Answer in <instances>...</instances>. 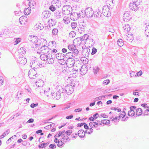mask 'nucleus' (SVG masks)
<instances>
[{
    "mask_svg": "<svg viewBox=\"0 0 149 149\" xmlns=\"http://www.w3.org/2000/svg\"><path fill=\"white\" fill-rule=\"evenodd\" d=\"M36 5V2L33 1H29V7L31 9H34Z\"/></svg>",
    "mask_w": 149,
    "mask_h": 149,
    "instance_id": "5701e85b",
    "label": "nucleus"
},
{
    "mask_svg": "<svg viewBox=\"0 0 149 149\" xmlns=\"http://www.w3.org/2000/svg\"><path fill=\"white\" fill-rule=\"evenodd\" d=\"M124 32L125 33L129 32L130 30V25L128 24H125L123 27Z\"/></svg>",
    "mask_w": 149,
    "mask_h": 149,
    "instance_id": "aec40b11",
    "label": "nucleus"
},
{
    "mask_svg": "<svg viewBox=\"0 0 149 149\" xmlns=\"http://www.w3.org/2000/svg\"><path fill=\"white\" fill-rule=\"evenodd\" d=\"M56 8L53 6V4L50 6L49 9L52 11H54L56 10Z\"/></svg>",
    "mask_w": 149,
    "mask_h": 149,
    "instance_id": "6e6d98bb",
    "label": "nucleus"
},
{
    "mask_svg": "<svg viewBox=\"0 0 149 149\" xmlns=\"http://www.w3.org/2000/svg\"><path fill=\"white\" fill-rule=\"evenodd\" d=\"M62 11L64 14L68 15L72 12V7L68 5L64 6L62 9Z\"/></svg>",
    "mask_w": 149,
    "mask_h": 149,
    "instance_id": "20e7f679",
    "label": "nucleus"
},
{
    "mask_svg": "<svg viewBox=\"0 0 149 149\" xmlns=\"http://www.w3.org/2000/svg\"><path fill=\"white\" fill-rule=\"evenodd\" d=\"M38 105V103L34 104V103H32L31 105V107L32 108H34V107L37 106Z\"/></svg>",
    "mask_w": 149,
    "mask_h": 149,
    "instance_id": "774afa93",
    "label": "nucleus"
},
{
    "mask_svg": "<svg viewBox=\"0 0 149 149\" xmlns=\"http://www.w3.org/2000/svg\"><path fill=\"white\" fill-rule=\"evenodd\" d=\"M79 15L78 13H73L70 15V18L72 20L75 21L79 17Z\"/></svg>",
    "mask_w": 149,
    "mask_h": 149,
    "instance_id": "2eb2a0df",
    "label": "nucleus"
},
{
    "mask_svg": "<svg viewBox=\"0 0 149 149\" xmlns=\"http://www.w3.org/2000/svg\"><path fill=\"white\" fill-rule=\"evenodd\" d=\"M43 81L42 80H39L38 81L36 82V86L38 87H43Z\"/></svg>",
    "mask_w": 149,
    "mask_h": 149,
    "instance_id": "393cba45",
    "label": "nucleus"
},
{
    "mask_svg": "<svg viewBox=\"0 0 149 149\" xmlns=\"http://www.w3.org/2000/svg\"><path fill=\"white\" fill-rule=\"evenodd\" d=\"M78 134L81 138L84 137L85 135V132L83 130H81L78 131Z\"/></svg>",
    "mask_w": 149,
    "mask_h": 149,
    "instance_id": "4be33fe9",
    "label": "nucleus"
},
{
    "mask_svg": "<svg viewBox=\"0 0 149 149\" xmlns=\"http://www.w3.org/2000/svg\"><path fill=\"white\" fill-rule=\"evenodd\" d=\"M27 20V17L23 16L20 17L19 21L21 24L24 25L26 24Z\"/></svg>",
    "mask_w": 149,
    "mask_h": 149,
    "instance_id": "dca6fc26",
    "label": "nucleus"
},
{
    "mask_svg": "<svg viewBox=\"0 0 149 149\" xmlns=\"http://www.w3.org/2000/svg\"><path fill=\"white\" fill-rule=\"evenodd\" d=\"M72 52L73 53V55H76L78 54L79 53V51L77 49H74L72 51Z\"/></svg>",
    "mask_w": 149,
    "mask_h": 149,
    "instance_id": "bf43d9fd",
    "label": "nucleus"
},
{
    "mask_svg": "<svg viewBox=\"0 0 149 149\" xmlns=\"http://www.w3.org/2000/svg\"><path fill=\"white\" fill-rule=\"evenodd\" d=\"M65 55L62 53H58L56 54V57L58 60H60L63 58Z\"/></svg>",
    "mask_w": 149,
    "mask_h": 149,
    "instance_id": "b1692460",
    "label": "nucleus"
},
{
    "mask_svg": "<svg viewBox=\"0 0 149 149\" xmlns=\"http://www.w3.org/2000/svg\"><path fill=\"white\" fill-rule=\"evenodd\" d=\"M106 97V95H102L101 96H100L98 97H96L95 98V100L96 101H98L99 100H102V98H104Z\"/></svg>",
    "mask_w": 149,
    "mask_h": 149,
    "instance_id": "8fccbe9b",
    "label": "nucleus"
},
{
    "mask_svg": "<svg viewBox=\"0 0 149 149\" xmlns=\"http://www.w3.org/2000/svg\"><path fill=\"white\" fill-rule=\"evenodd\" d=\"M133 2L137 4L140 5V3L141 2V0H132Z\"/></svg>",
    "mask_w": 149,
    "mask_h": 149,
    "instance_id": "5fc2aeb1",
    "label": "nucleus"
},
{
    "mask_svg": "<svg viewBox=\"0 0 149 149\" xmlns=\"http://www.w3.org/2000/svg\"><path fill=\"white\" fill-rule=\"evenodd\" d=\"M55 125L54 123H52L49 125L45 127V128L46 129L48 130L50 129L52 127H53Z\"/></svg>",
    "mask_w": 149,
    "mask_h": 149,
    "instance_id": "09e8293b",
    "label": "nucleus"
},
{
    "mask_svg": "<svg viewBox=\"0 0 149 149\" xmlns=\"http://www.w3.org/2000/svg\"><path fill=\"white\" fill-rule=\"evenodd\" d=\"M2 33L3 35L4 34L6 35H8V36H9V30L8 29H5L4 30V31L2 32Z\"/></svg>",
    "mask_w": 149,
    "mask_h": 149,
    "instance_id": "37998d69",
    "label": "nucleus"
},
{
    "mask_svg": "<svg viewBox=\"0 0 149 149\" xmlns=\"http://www.w3.org/2000/svg\"><path fill=\"white\" fill-rule=\"evenodd\" d=\"M76 33L73 31H72L70 33L69 36L70 38H73L75 37Z\"/></svg>",
    "mask_w": 149,
    "mask_h": 149,
    "instance_id": "c03bdc74",
    "label": "nucleus"
},
{
    "mask_svg": "<svg viewBox=\"0 0 149 149\" xmlns=\"http://www.w3.org/2000/svg\"><path fill=\"white\" fill-rule=\"evenodd\" d=\"M71 26L73 29H74L77 26V24L75 22H72L71 24Z\"/></svg>",
    "mask_w": 149,
    "mask_h": 149,
    "instance_id": "864d4df0",
    "label": "nucleus"
},
{
    "mask_svg": "<svg viewBox=\"0 0 149 149\" xmlns=\"http://www.w3.org/2000/svg\"><path fill=\"white\" fill-rule=\"evenodd\" d=\"M64 142V141L63 139H60L58 141V146L59 147L62 146Z\"/></svg>",
    "mask_w": 149,
    "mask_h": 149,
    "instance_id": "473e14b6",
    "label": "nucleus"
},
{
    "mask_svg": "<svg viewBox=\"0 0 149 149\" xmlns=\"http://www.w3.org/2000/svg\"><path fill=\"white\" fill-rule=\"evenodd\" d=\"M130 13V12L129 11H126L124 13L123 17V20L124 21L127 22L131 18Z\"/></svg>",
    "mask_w": 149,
    "mask_h": 149,
    "instance_id": "1a4fd4ad",
    "label": "nucleus"
},
{
    "mask_svg": "<svg viewBox=\"0 0 149 149\" xmlns=\"http://www.w3.org/2000/svg\"><path fill=\"white\" fill-rule=\"evenodd\" d=\"M130 76L131 77H134L136 76V74H135V72H134L132 71L130 73Z\"/></svg>",
    "mask_w": 149,
    "mask_h": 149,
    "instance_id": "0e129e2a",
    "label": "nucleus"
},
{
    "mask_svg": "<svg viewBox=\"0 0 149 149\" xmlns=\"http://www.w3.org/2000/svg\"><path fill=\"white\" fill-rule=\"evenodd\" d=\"M93 14H94L95 17L99 18L101 16V13L99 10L95 11L94 12Z\"/></svg>",
    "mask_w": 149,
    "mask_h": 149,
    "instance_id": "cd10ccee",
    "label": "nucleus"
},
{
    "mask_svg": "<svg viewBox=\"0 0 149 149\" xmlns=\"http://www.w3.org/2000/svg\"><path fill=\"white\" fill-rule=\"evenodd\" d=\"M73 56L74 57V56L73 52H68L65 55V57L68 59L72 58Z\"/></svg>",
    "mask_w": 149,
    "mask_h": 149,
    "instance_id": "a878e982",
    "label": "nucleus"
},
{
    "mask_svg": "<svg viewBox=\"0 0 149 149\" xmlns=\"http://www.w3.org/2000/svg\"><path fill=\"white\" fill-rule=\"evenodd\" d=\"M45 40L44 39H38L37 41H36V42L34 44L35 47H33V48H34L35 50L37 51V53H38L39 51H38V50H39L40 47L44 46L43 42H45Z\"/></svg>",
    "mask_w": 149,
    "mask_h": 149,
    "instance_id": "7ed1b4c3",
    "label": "nucleus"
},
{
    "mask_svg": "<svg viewBox=\"0 0 149 149\" xmlns=\"http://www.w3.org/2000/svg\"><path fill=\"white\" fill-rule=\"evenodd\" d=\"M78 15H79V17H84L85 16V10H81V11H80L79 13H78Z\"/></svg>",
    "mask_w": 149,
    "mask_h": 149,
    "instance_id": "2f4dec72",
    "label": "nucleus"
},
{
    "mask_svg": "<svg viewBox=\"0 0 149 149\" xmlns=\"http://www.w3.org/2000/svg\"><path fill=\"white\" fill-rule=\"evenodd\" d=\"M110 9L107 5L104 6L102 8V13L105 16L109 17L111 15V13L109 11Z\"/></svg>",
    "mask_w": 149,
    "mask_h": 149,
    "instance_id": "39448f33",
    "label": "nucleus"
},
{
    "mask_svg": "<svg viewBox=\"0 0 149 149\" xmlns=\"http://www.w3.org/2000/svg\"><path fill=\"white\" fill-rule=\"evenodd\" d=\"M68 49L71 51H72L74 49H76L75 46L73 44L70 45L68 46Z\"/></svg>",
    "mask_w": 149,
    "mask_h": 149,
    "instance_id": "f704fd0d",
    "label": "nucleus"
},
{
    "mask_svg": "<svg viewBox=\"0 0 149 149\" xmlns=\"http://www.w3.org/2000/svg\"><path fill=\"white\" fill-rule=\"evenodd\" d=\"M37 75V72L35 69H32L29 70L28 76L30 79H35Z\"/></svg>",
    "mask_w": 149,
    "mask_h": 149,
    "instance_id": "0eeeda50",
    "label": "nucleus"
},
{
    "mask_svg": "<svg viewBox=\"0 0 149 149\" xmlns=\"http://www.w3.org/2000/svg\"><path fill=\"white\" fill-rule=\"evenodd\" d=\"M88 37V36L87 34H84L83 36H82L81 38L82 40H87Z\"/></svg>",
    "mask_w": 149,
    "mask_h": 149,
    "instance_id": "49530a36",
    "label": "nucleus"
},
{
    "mask_svg": "<svg viewBox=\"0 0 149 149\" xmlns=\"http://www.w3.org/2000/svg\"><path fill=\"white\" fill-rule=\"evenodd\" d=\"M95 123L93 122V121L89 123V125L90 126L91 128H96L97 130H98L100 129L99 128H97V126H96L95 125Z\"/></svg>",
    "mask_w": 149,
    "mask_h": 149,
    "instance_id": "c756f323",
    "label": "nucleus"
},
{
    "mask_svg": "<svg viewBox=\"0 0 149 149\" xmlns=\"http://www.w3.org/2000/svg\"><path fill=\"white\" fill-rule=\"evenodd\" d=\"M139 5L133 2L130 3L129 4V8L133 11H136L139 9L138 6Z\"/></svg>",
    "mask_w": 149,
    "mask_h": 149,
    "instance_id": "9b49d317",
    "label": "nucleus"
},
{
    "mask_svg": "<svg viewBox=\"0 0 149 149\" xmlns=\"http://www.w3.org/2000/svg\"><path fill=\"white\" fill-rule=\"evenodd\" d=\"M51 49L48 46L44 45L40 47L39 51L44 54H49L48 53Z\"/></svg>",
    "mask_w": 149,
    "mask_h": 149,
    "instance_id": "9d476101",
    "label": "nucleus"
},
{
    "mask_svg": "<svg viewBox=\"0 0 149 149\" xmlns=\"http://www.w3.org/2000/svg\"><path fill=\"white\" fill-rule=\"evenodd\" d=\"M56 92L52 93V96L57 100L60 99L61 97H65L66 96L64 89L61 86H57L56 87Z\"/></svg>",
    "mask_w": 149,
    "mask_h": 149,
    "instance_id": "f257e3e1",
    "label": "nucleus"
},
{
    "mask_svg": "<svg viewBox=\"0 0 149 149\" xmlns=\"http://www.w3.org/2000/svg\"><path fill=\"white\" fill-rule=\"evenodd\" d=\"M20 49L22 51V52H19V53H21V54L23 55V54H24V53H26L25 49H24L23 48H20Z\"/></svg>",
    "mask_w": 149,
    "mask_h": 149,
    "instance_id": "052dcab7",
    "label": "nucleus"
},
{
    "mask_svg": "<svg viewBox=\"0 0 149 149\" xmlns=\"http://www.w3.org/2000/svg\"><path fill=\"white\" fill-rule=\"evenodd\" d=\"M145 34L147 36H149V29L148 28H146L145 30Z\"/></svg>",
    "mask_w": 149,
    "mask_h": 149,
    "instance_id": "13d9d810",
    "label": "nucleus"
},
{
    "mask_svg": "<svg viewBox=\"0 0 149 149\" xmlns=\"http://www.w3.org/2000/svg\"><path fill=\"white\" fill-rule=\"evenodd\" d=\"M50 15L49 12L48 11H44L41 14L42 17L44 19H46L49 17Z\"/></svg>",
    "mask_w": 149,
    "mask_h": 149,
    "instance_id": "a211bd4d",
    "label": "nucleus"
},
{
    "mask_svg": "<svg viewBox=\"0 0 149 149\" xmlns=\"http://www.w3.org/2000/svg\"><path fill=\"white\" fill-rule=\"evenodd\" d=\"M57 1H58V2H56V3H53V6L55 7L56 8H58L60 7L61 6V3H59V1L58 0H57Z\"/></svg>",
    "mask_w": 149,
    "mask_h": 149,
    "instance_id": "e433bc0d",
    "label": "nucleus"
},
{
    "mask_svg": "<svg viewBox=\"0 0 149 149\" xmlns=\"http://www.w3.org/2000/svg\"><path fill=\"white\" fill-rule=\"evenodd\" d=\"M142 110L140 108H138L136 110V114L137 115L140 116L142 114Z\"/></svg>",
    "mask_w": 149,
    "mask_h": 149,
    "instance_id": "7c9ffc66",
    "label": "nucleus"
},
{
    "mask_svg": "<svg viewBox=\"0 0 149 149\" xmlns=\"http://www.w3.org/2000/svg\"><path fill=\"white\" fill-rule=\"evenodd\" d=\"M134 111L133 110H130L128 112V115L129 116H132L134 114Z\"/></svg>",
    "mask_w": 149,
    "mask_h": 149,
    "instance_id": "a18cd8bd",
    "label": "nucleus"
},
{
    "mask_svg": "<svg viewBox=\"0 0 149 149\" xmlns=\"http://www.w3.org/2000/svg\"><path fill=\"white\" fill-rule=\"evenodd\" d=\"M50 88H47L46 89H45V90H44V94H45V95H47V96H48V94L49 93V91L50 90Z\"/></svg>",
    "mask_w": 149,
    "mask_h": 149,
    "instance_id": "de8ad7c7",
    "label": "nucleus"
},
{
    "mask_svg": "<svg viewBox=\"0 0 149 149\" xmlns=\"http://www.w3.org/2000/svg\"><path fill=\"white\" fill-rule=\"evenodd\" d=\"M40 63L39 62L36 61H33L30 63V65L32 69H36L37 68L39 67Z\"/></svg>",
    "mask_w": 149,
    "mask_h": 149,
    "instance_id": "ddd939ff",
    "label": "nucleus"
},
{
    "mask_svg": "<svg viewBox=\"0 0 149 149\" xmlns=\"http://www.w3.org/2000/svg\"><path fill=\"white\" fill-rule=\"evenodd\" d=\"M85 16L87 17H91L94 14V11L92 8L90 7L86 8L85 10Z\"/></svg>",
    "mask_w": 149,
    "mask_h": 149,
    "instance_id": "423d86ee",
    "label": "nucleus"
},
{
    "mask_svg": "<svg viewBox=\"0 0 149 149\" xmlns=\"http://www.w3.org/2000/svg\"><path fill=\"white\" fill-rule=\"evenodd\" d=\"M20 41V38H17L16 39V40L15 41V43L14 45H16L18 44Z\"/></svg>",
    "mask_w": 149,
    "mask_h": 149,
    "instance_id": "69168bd1",
    "label": "nucleus"
},
{
    "mask_svg": "<svg viewBox=\"0 0 149 149\" xmlns=\"http://www.w3.org/2000/svg\"><path fill=\"white\" fill-rule=\"evenodd\" d=\"M61 136L63 137L61 139H63L64 140V141L65 140L66 141H66H69V137L67 136H65L63 135H62Z\"/></svg>",
    "mask_w": 149,
    "mask_h": 149,
    "instance_id": "603ef678",
    "label": "nucleus"
},
{
    "mask_svg": "<svg viewBox=\"0 0 149 149\" xmlns=\"http://www.w3.org/2000/svg\"><path fill=\"white\" fill-rule=\"evenodd\" d=\"M100 69L98 67H95L94 68L93 72L95 74H97V72L99 71Z\"/></svg>",
    "mask_w": 149,
    "mask_h": 149,
    "instance_id": "79ce46f5",
    "label": "nucleus"
},
{
    "mask_svg": "<svg viewBox=\"0 0 149 149\" xmlns=\"http://www.w3.org/2000/svg\"><path fill=\"white\" fill-rule=\"evenodd\" d=\"M58 33V30L56 29H53L52 31V34L53 35H57Z\"/></svg>",
    "mask_w": 149,
    "mask_h": 149,
    "instance_id": "3c124183",
    "label": "nucleus"
},
{
    "mask_svg": "<svg viewBox=\"0 0 149 149\" xmlns=\"http://www.w3.org/2000/svg\"><path fill=\"white\" fill-rule=\"evenodd\" d=\"M40 58L41 60L46 61V62L49 64L54 63V60L52 57V54H43L40 55Z\"/></svg>",
    "mask_w": 149,
    "mask_h": 149,
    "instance_id": "f03ea898",
    "label": "nucleus"
},
{
    "mask_svg": "<svg viewBox=\"0 0 149 149\" xmlns=\"http://www.w3.org/2000/svg\"><path fill=\"white\" fill-rule=\"evenodd\" d=\"M63 12L58 11L55 13V16L57 19L61 18L63 17Z\"/></svg>",
    "mask_w": 149,
    "mask_h": 149,
    "instance_id": "412c9836",
    "label": "nucleus"
},
{
    "mask_svg": "<svg viewBox=\"0 0 149 149\" xmlns=\"http://www.w3.org/2000/svg\"><path fill=\"white\" fill-rule=\"evenodd\" d=\"M111 110H114L115 111H117L118 112H119L121 111L120 109H119L118 107H112L111 108Z\"/></svg>",
    "mask_w": 149,
    "mask_h": 149,
    "instance_id": "e2e57ef3",
    "label": "nucleus"
},
{
    "mask_svg": "<svg viewBox=\"0 0 149 149\" xmlns=\"http://www.w3.org/2000/svg\"><path fill=\"white\" fill-rule=\"evenodd\" d=\"M31 9L29 7L26 8L24 10V14L26 15H29L31 12Z\"/></svg>",
    "mask_w": 149,
    "mask_h": 149,
    "instance_id": "bb28decb",
    "label": "nucleus"
},
{
    "mask_svg": "<svg viewBox=\"0 0 149 149\" xmlns=\"http://www.w3.org/2000/svg\"><path fill=\"white\" fill-rule=\"evenodd\" d=\"M88 129H89V131L88 130H86V132L87 133L89 134H91L93 132V130L91 128H90Z\"/></svg>",
    "mask_w": 149,
    "mask_h": 149,
    "instance_id": "4d7b16f0",
    "label": "nucleus"
},
{
    "mask_svg": "<svg viewBox=\"0 0 149 149\" xmlns=\"http://www.w3.org/2000/svg\"><path fill=\"white\" fill-rule=\"evenodd\" d=\"M64 90L65 91V95H70L72 94L74 91V89L71 85H68L65 87Z\"/></svg>",
    "mask_w": 149,
    "mask_h": 149,
    "instance_id": "6e6552de",
    "label": "nucleus"
},
{
    "mask_svg": "<svg viewBox=\"0 0 149 149\" xmlns=\"http://www.w3.org/2000/svg\"><path fill=\"white\" fill-rule=\"evenodd\" d=\"M110 82V80L109 79H107L106 80H104L103 82V84L105 85H107Z\"/></svg>",
    "mask_w": 149,
    "mask_h": 149,
    "instance_id": "680f3d73",
    "label": "nucleus"
},
{
    "mask_svg": "<svg viewBox=\"0 0 149 149\" xmlns=\"http://www.w3.org/2000/svg\"><path fill=\"white\" fill-rule=\"evenodd\" d=\"M38 39L36 36H33L32 37L31 39V40L30 39V41L33 42H34L36 43Z\"/></svg>",
    "mask_w": 149,
    "mask_h": 149,
    "instance_id": "c9c22d12",
    "label": "nucleus"
},
{
    "mask_svg": "<svg viewBox=\"0 0 149 149\" xmlns=\"http://www.w3.org/2000/svg\"><path fill=\"white\" fill-rule=\"evenodd\" d=\"M58 63L61 65H64L65 64H66V61H65L63 58H62L61 59L59 60L58 61Z\"/></svg>",
    "mask_w": 149,
    "mask_h": 149,
    "instance_id": "ea45409f",
    "label": "nucleus"
},
{
    "mask_svg": "<svg viewBox=\"0 0 149 149\" xmlns=\"http://www.w3.org/2000/svg\"><path fill=\"white\" fill-rule=\"evenodd\" d=\"M56 23V21L55 19H50L48 22V23L49 26H54Z\"/></svg>",
    "mask_w": 149,
    "mask_h": 149,
    "instance_id": "6ab92c4d",
    "label": "nucleus"
},
{
    "mask_svg": "<svg viewBox=\"0 0 149 149\" xmlns=\"http://www.w3.org/2000/svg\"><path fill=\"white\" fill-rule=\"evenodd\" d=\"M101 122L105 124H109L110 123V121L109 120H102Z\"/></svg>",
    "mask_w": 149,
    "mask_h": 149,
    "instance_id": "a19ab883",
    "label": "nucleus"
},
{
    "mask_svg": "<svg viewBox=\"0 0 149 149\" xmlns=\"http://www.w3.org/2000/svg\"><path fill=\"white\" fill-rule=\"evenodd\" d=\"M117 44L120 47H122L124 45L123 41L121 39H119L117 42Z\"/></svg>",
    "mask_w": 149,
    "mask_h": 149,
    "instance_id": "72a5a7b5",
    "label": "nucleus"
},
{
    "mask_svg": "<svg viewBox=\"0 0 149 149\" xmlns=\"http://www.w3.org/2000/svg\"><path fill=\"white\" fill-rule=\"evenodd\" d=\"M125 38L128 42H131L133 40V35L132 34H128L125 36Z\"/></svg>",
    "mask_w": 149,
    "mask_h": 149,
    "instance_id": "f3484780",
    "label": "nucleus"
},
{
    "mask_svg": "<svg viewBox=\"0 0 149 149\" xmlns=\"http://www.w3.org/2000/svg\"><path fill=\"white\" fill-rule=\"evenodd\" d=\"M17 62L21 65H24L27 62V60L25 57L21 56L17 58Z\"/></svg>",
    "mask_w": 149,
    "mask_h": 149,
    "instance_id": "f8f14e48",
    "label": "nucleus"
},
{
    "mask_svg": "<svg viewBox=\"0 0 149 149\" xmlns=\"http://www.w3.org/2000/svg\"><path fill=\"white\" fill-rule=\"evenodd\" d=\"M97 50L95 48H93L92 49V52H91V54L93 55L97 52Z\"/></svg>",
    "mask_w": 149,
    "mask_h": 149,
    "instance_id": "338daca9",
    "label": "nucleus"
},
{
    "mask_svg": "<svg viewBox=\"0 0 149 149\" xmlns=\"http://www.w3.org/2000/svg\"><path fill=\"white\" fill-rule=\"evenodd\" d=\"M66 64L68 67H72L74 64L75 61L73 58H70L66 61Z\"/></svg>",
    "mask_w": 149,
    "mask_h": 149,
    "instance_id": "4468645a",
    "label": "nucleus"
},
{
    "mask_svg": "<svg viewBox=\"0 0 149 149\" xmlns=\"http://www.w3.org/2000/svg\"><path fill=\"white\" fill-rule=\"evenodd\" d=\"M10 132V130L9 129H8L7 130H6V132H5L3 134H2V135H1L0 136V139H1V138H2L3 137H5V136L7 134H8Z\"/></svg>",
    "mask_w": 149,
    "mask_h": 149,
    "instance_id": "58836bf2",
    "label": "nucleus"
},
{
    "mask_svg": "<svg viewBox=\"0 0 149 149\" xmlns=\"http://www.w3.org/2000/svg\"><path fill=\"white\" fill-rule=\"evenodd\" d=\"M81 40H82L81 38H77L74 40V42H78L77 45H80L81 42Z\"/></svg>",
    "mask_w": 149,
    "mask_h": 149,
    "instance_id": "4c0bfd02",
    "label": "nucleus"
},
{
    "mask_svg": "<svg viewBox=\"0 0 149 149\" xmlns=\"http://www.w3.org/2000/svg\"><path fill=\"white\" fill-rule=\"evenodd\" d=\"M121 117H122V116L119 115L118 116L114 118L113 119L111 118L110 119L112 121H113L114 122H115L116 121L118 122V121L120 119Z\"/></svg>",
    "mask_w": 149,
    "mask_h": 149,
    "instance_id": "c85d7f7f",
    "label": "nucleus"
}]
</instances>
